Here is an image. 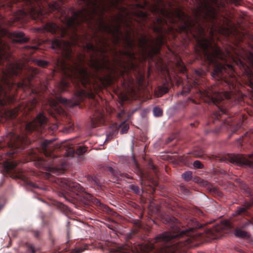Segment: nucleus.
I'll return each mask as SVG.
<instances>
[{
    "instance_id": "obj_13",
    "label": "nucleus",
    "mask_w": 253,
    "mask_h": 253,
    "mask_svg": "<svg viewBox=\"0 0 253 253\" xmlns=\"http://www.w3.org/2000/svg\"><path fill=\"white\" fill-rule=\"evenodd\" d=\"M126 42L127 46L131 49V50L123 51L122 53L123 55L127 56L129 60V70H134L137 67L136 64L134 63V61L136 60V57L135 53L132 51L134 43L130 40L129 36H128V37L126 39Z\"/></svg>"
},
{
    "instance_id": "obj_17",
    "label": "nucleus",
    "mask_w": 253,
    "mask_h": 253,
    "mask_svg": "<svg viewBox=\"0 0 253 253\" xmlns=\"http://www.w3.org/2000/svg\"><path fill=\"white\" fill-rule=\"evenodd\" d=\"M11 37L15 42L26 43L28 42L29 39L25 37L24 33L19 31H14L10 33Z\"/></svg>"
},
{
    "instance_id": "obj_32",
    "label": "nucleus",
    "mask_w": 253,
    "mask_h": 253,
    "mask_svg": "<svg viewBox=\"0 0 253 253\" xmlns=\"http://www.w3.org/2000/svg\"><path fill=\"white\" fill-rule=\"evenodd\" d=\"M130 189L133 192L136 194H139L140 193L139 187L136 185L132 184L130 185Z\"/></svg>"
},
{
    "instance_id": "obj_16",
    "label": "nucleus",
    "mask_w": 253,
    "mask_h": 253,
    "mask_svg": "<svg viewBox=\"0 0 253 253\" xmlns=\"http://www.w3.org/2000/svg\"><path fill=\"white\" fill-rule=\"evenodd\" d=\"M14 96L8 93L4 87L0 84V105L2 107L12 103Z\"/></svg>"
},
{
    "instance_id": "obj_2",
    "label": "nucleus",
    "mask_w": 253,
    "mask_h": 253,
    "mask_svg": "<svg viewBox=\"0 0 253 253\" xmlns=\"http://www.w3.org/2000/svg\"><path fill=\"white\" fill-rule=\"evenodd\" d=\"M94 36L99 38L96 40V45L90 42L84 45L86 51L91 53L88 66L94 74L89 72L84 66L85 54H79L77 61L74 60V53L70 41L57 38L50 40L51 47L57 50V53L65 60L73 63V65H70L65 60L57 61V66L64 76L58 84L59 90L61 92L65 91L72 84L75 88V95L78 99V102L74 105H78L85 98L92 97L96 80L103 85H109L112 82V74L115 70L110 66V61L106 55L109 44L104 37H98L97 34Z\"/></svg>"
},
{
    "instance_id": "obj_28",
    "label": "nucleus",
    "mask_w": 253,
    "mask_h": 253,
    "mask_svg": "<svg viewBox=\"0 0 253 253\" xmlns=\"http://www.w3.org/2000/svg\"><path fill=\"white\" fill-rule=\"evenodd\" d=\"M241 189H242L247 194L248 196H252L253 192L251 190V188L245 183H242L240 185Z\"/></svg>"
},
{
    "instance_id": "obj_46",
    "label": "nucleus",
    "mask_w": 253,
    "mask_h": 253,
    "mask_svg": "<svg viewBox=\"0 0 253 253\" xmlns=\"http://www.w3.org/2000/svg\"><path fill=\"white\" fill-rule=\"evenodd\" d=\"M117 20L118 23L120 22H122L123 21V18L121 17H117Z\"/></svg>"
},
{
    "instance_id": "obj_22",
    "label": "nucleus",
    "mask_w": 253,
    "mask_h": 253,
    "mask_svg": "<svg viewBox=\"0 0 253 253\" xmlns=\"http://www.w3.org/2000/svg\"><path fill=\"white\" fill-rule=\"evenodd\" d=\"M17 163L15 161H6L5 162V167L9 171H13L16 172V170L15 169L17 166Z\"/></svg>"
},
{
    "instance_id": "obj_4",
    "label": "nucleus",
    "mask_w": 253,
    "mask_h": 253,
    "mask_svg": "<svg viewBox=\"0 0 253 253\" xmlns=\"http://www.w3.org/2000/svg\"><path fill=\"white\" fill-rule=\"evenodd\" d=\"M87 148L79 146L76 149L68 144H62L60 147L55 146L53 140H44L41 145V151L45 158L39 159L37 163L40 167L47 171L58 174L66 169V157H73L75 152L82 155L87 151Z\"/></svg>"
},
{
    "instance_id": "obj_34",
    "label": "nucleus",
    "mask_w": 253,
    "mask_h": 253,
    "mask_svg": "<svg viewBox=\"0 0 253 253\" xmlns=\"http://www.w3.org/2000/svg\"><path fill=\"white\" fill-rule=\"evenodd\" d=\"M37 64L38 66L42 67H46V66H47L48 63L45 60H38L37 61Z\"/></svg>"
},
{
    "instance_id": "obj_36",
    "label": "nucleus",
    "mask_w": 253,
    "mask_h": 253,
    "mask_svg": "<svg viewBox=\"0 0 253 253\" xmlns=\"http://www.w3.org/2000/svg\"><path fill=\"white\" fill-rule=\"evenodd\" d=\"M33 235L36 238L39 239L42 235L41 231L39 230H33L32 231Z\"/></svg>"
},
{
    "instance_id": "obj_29",
    "label": "nucleus",
    "mask_w": 253,
    "mask_h": 253,
    "mask_svg": "<svg viewBox=\"0 0 253 253\" xmlns=\"http://www.w3.org/2000/svg\"><path fill=\"white\" fill-rule=\"evenodd\" d=\"M153 113L154 115L156 117H161L163 115V110L158 107L154 108Z\"/></svg>"
},
{
    "instance_id": "obj_48",
    "label": "nucleus",
    "mask_w": 253,
    "mask_h": 253,
    "mask_svg": "<svg viewBox=\"0 0 253 253\" xmlns=\"http://www.w3.org/2000/svg\"><path fill=\"white\" fill-rule=\"evenodd\" d=\"M31 185L34 187H35V184L32 182L31 183Z\"/></svg>"
},
{
    "instance_id": "obj_31",
    "label": "nucleus",
    "mask_w": 253,
    "mask_h": 253,
    "mask_svg": "<svg viewBox=\"0 0 253 253\" xmlns=\"http://www.w3.org/2000/svg\"><path fill=\"white\" fill-rule=\"evenodd\" d=\"M26 253H35L36 252V250L35 247L29 244H27L26 245Z\"/></svg>"
},
{
    "instance_id": "obj_26",
    "label": "nucleus",
    "mask_w": 253,
    "mask_h": 253,
    "mask_svg": "<svg viewBox=\"0 0 253 253\" xmlns=\"http://www.w3.org/2000/svg\"><path fill=\"white\" fill-rule=\"evenodd\" d=\"M182 178L186 181H189L193 179V173L191 171L184 172L181 175Z\"/></svg>"
},
{
    "instance_id": "obj_21",
    "label": "nucleus",
    "mask_w": 253,
    "mask_h": 253,
    "mask_svg": "<svg viewBox=\"0 0 253 253\" xmlns=\"http://www.w3.org/2000/svg\"><path fill=\"white\" fill-rule=\"evenodd\" d=\"M33 76L31 77H27L26 79H22L21 82L18 83L17 86L19 88L25 89L29 88L31 86V81Z\"/></svg>"
},
{
    "instance_id": "obj_20",
    "label": "nucleus",
    "mask_w": 253,
    "mask_h": 253,
    "mask_svg": "<svg viewBox=\"0 0 253 253\" xmlns=\"http://www.w3.org/2000/svg\"><path fill=\"white\" fill-rule=\"evenodd\" d=\"M4 46L5 45L0 41V64H2L4 60H8L10 56V54L5 50Z\"/></svg>"
},
{
    "instance_id": "obj_45",
    "label": "nucleus",
    "mask_w": 253,
    "mask_h": 253,
    "mask_svg": "<svg viewBox=\"0 0 253 253\" xmlns=\"http://www.w3.org/2000/svg\"><path fill=\"white\" fill-rule=\"evenodd\" d=\"M37 101L36 100H34V102L32 103V107L30 108V109H33L36 105Z\"/></svg>"
},
{
    "instance_id": "obj_3",
    "label": "nucleus",
    "mask_w": 253,
    "mask_h": 253,
    "mask_svg": "<svg viewBox=\"0 0 253 253\" xmlns=\"http://www.w3.org/2000/svg\"><path fill=\"white\" fill-rule=\"evenodd\" d=\"M253 205V200L245 202L244 207L237 208L232 219L221 221L212 228H206L202 233L196 229L204 228L205 225L195 218L187 220V228H181V223L175 217L167 215L163 220L170 231L159 234L147 243L138 244V253H182L187 249L197 246L198 241L206 237L217 239L232 229H234L236 236L246 238L248 233L242 229H246L252 223L243 216L248 214L247 210Z\"/></svg>"
},
{
    "instance_id": "obj_47",
    "label": "nucleus",
    "mask_w": 253,
    "mask_h": 253,
    "mask_svg": "<svg viewBox=\"0 0 253 253\" xmlns=\"http://www.w3.org/2000/svg\"><path fill=\"white\" fill-rule=\"evenodd\" d=\"M16 176L19 178H21L22 175L20 174H18Z\"/></svg>"
},
{
    "instance_id": "obj_33",
    "label": "nucleus",
    "mask_w": 253,
    "mask_h": 253,
    "mask_svg": "<svg viewBox=\"0 0 253 253\" xmlns=\"http://www.w3.org/2000/svg\"><path fill=\"white\" fill-rule=\"evenodd\" d=\"M169 87L167 86H166L165 85L161 86L159 88V90L160 91V93H161V96L167 93L169 91Z\"/></svg>"
},
{
    "instance_id": "obj_41",
    "label": "nucleus",
    "mask_w": 253,
    "mask_h": 253,
    "mask_svg": "<svg viewBox=\"0 0 253 253\" xmlns=\"http://www.w3.org/2000/svg\"><path fill=\"white\" fill-rule=\"evenodd\" d=\"M202 153H203V152H200V153H199V152H198L197 151H195L194 152L193 155H194L196 157H199V158H200V157H201L203 156V155H202Z\"/></svg>"
},
{
    "instance_id": "obj_42",
    "label": "nucleus",
    "mask_w": 253,
    "mask_h": 253,
    "mask_svg": "<svg viewBox=\"0 0 253 253\" xmlns=\"http://www.w3.org/2000/svg\"><path fill=\"white\" fill-rule=\"evenodd\" d=\"M109 171H110L113 175H116V171L112 167H109L108 169Z\"/></svg>"
},
{
    "instance_id": "obj_27",
    "label": "nucleus",
    "mask_w": 253,
    "mask_h": 253,
    "mask_svg": "<svg viewBox=\"0 0 253 253\" xmlns=\"http://www.w3.org/2000/svg\"><path fill=\"white\" fill-rule=\"evenodd\" d=\"M121 128L120 133L122 134L126 133L129 129V125L126 121L122 122L120 125Z\"/></svg>"
},
{
    "instance_id": "obj_23",
    "label": "nucleus",
    "mask_w": 253,
    "mask_h": 253,
    "mask_svg": "<svg viewBox=\"0 0 253 253\" xmlns=\"http://www.w3.org/2000/svg\"><path fill=\"white\" fill-rule=\"evenodd\" d=\"M17 115V111L16 109L6 110L4 112V115L6 120L14 119L16 117Z\"/></svg>"
},
{
    "instance_id": "obj_12",
    "label": "nucleus",
    "mask_w": 253,
    "mask_h": 253,
    "mask_svg": "<svg viewBox=\"0 0 253 253\" xmlns=\"http://www.w3.org/2000/svg\"><path fill=\"white\" fill-rule=\"evenodd\" d=\"M226 159L230 163L239 166H247L253 168V154L248 155V157L242 154H228Z\"/></svg>"
},
{
    "instance_id": "obj_14",
    "label": "nucleus",
    "mask_w": 253,
    "mask_h": 253,
    "mask_svg": "<svg viewBox=\"0 0 253 253\" xmlns=\"http://www.w3.org/2000/svg\"><path fill=\"white\" fill-rule=\"evenodd\" d=\"M24 138L13 132H9L6 138V144L9 148L17 149L24 142Z\"/></svg>"
},
{
    "instance_id": "obj_25",
    "label": "nucleus",
    "mask_w": 253,
    "mask_h": 253,
    "mask_svg": "<svg viewBox=\"0 0 253 253\" xmlns=\"http://www.w3.org/2000/svg\"><path fill=\"white\" fill-rule=\"evenodd\" d=\"M88 245L84 244L81 247H77L75 249L72 250L70 253H82L84 250L88 249Z\"/></svg>"
},
{
    "instance_id": "obj_1",
    "label": "nucleus",
    "mask_w": 253,
    "mask_h": 253,
    "mask_svg": "<svg viewBox=\"0 0 253 253\" xmlns=\"http://www.w3.org/2000/svg\"><path fill=\"white\" fill-rule=\"evenodd\" d=\"M198 7L195 10V20L192 19L180 8L174 10L168 9L163 0H159L152 8V12L157 16L153 31L159 35L157 45L148 43V39L144 36L139 40L138 46L144 55L152 58L153 54H159L161 46L165 43L164 34L166 30L164 26L168 22L178 25L177 31L187 37L191 36L196 41V51L200 58L213 68L212 76L220 82L223 86L230 89H234L238 83L236 76L235 65L242 71V74L250 80L253 79V53L241 48L235 55L228 52L232 62L228 63L226 55L214 42L206 38L205 29L200 23V19L214 24L217 12L213 5H217V0H195Z\"/></svg>"
},
{
    "instance_id": "obj_39",
    "label": "nucleus",
    "mask_w": 253,
    "mask_h": 253,
    "mask_svg": "<svg viewBox=\"0 0 253 253\" xmlns=\"http://www.w3.org/2000/svg\"><path fill=\"white\" fill-rule=\"evenodd\" d=\"M70 232H69V230L68 229L67 230V239H68V241L67 242H66V244H67V247L65 249H64V250H65V251L67 252L68 251V248H69V240H70Z\"/></svg>"
},
{
    "instance_id": "obj_19",
    "label": "nucleus",
    "mask_w": 253,
    "mask_h": 253,
    "mask_svg": "<svg viewBox=\"0 0 253 253\" xmlns=\"http://www.w3.org/2000/svg\"><path fill=\"white\" fill-rule=\"evenodd\" d=\"M120 74L123 79V84L124 85H129V84H131L133 83V79L132 77H130L129 75V71L126 69L120 71Z\"/></svg>"
},
{
    "instance_id": "obj_30",
    "label": "nucleus",
    "mask_w": 253,
    "mask_h": 253,
    "mask_svg": "<svg viewBox=\"0 0 253 253\" xmlns=\"http://www.w3.org/2000/svg\"><path fill=\"white\" fill-rule=\"evenodd\" d=\"M58 207L60 209V210L65 214L68 213L70 211L69 208L67 206L63 204L62 203H59L58 204Z\"/></svg>"
},
{
    "instance_id": "obj_38",
    "label": "nucleus",
    "mask_w": 253,
    "mask_h": 253,
    "mask_svg": "<svg viewBox=\"0 0 253 253\" xmlns=\"http://www.w3.org/2000/svg\"><path fill=\"white\" fill-rule=\"evenodd\" d=\"M193 166L197 169H203L204 165L199 161H195L193 163Z\"/></svg>"
},
{
    "instance_id": "obj_7",
    "label": "nucleus",
    "mask_w": 253,
    "mask_h": 253,
    "mask_svg": "<svg viewBox=\"0 0 253 253\" xmlns=\"http://www.w3.org/2000/svg\"><path fill=\"white\" fill-rule=\"evenodd\" d=\"M42 0H12L14 3L18 1H23L26 5V7L23 9L22 12L24 16H29L35 20H42L43 17H45L48 12H52L54 11H59L60 6L56 2L48 3L47 9L42 4Z\"/></svg>"
},
{
    "instance_id": "obj_37",
    "label": "nucleus",
    "mask_w": 253,
    "mask_h": 253,
    "mask_svg": "<svg viewBox=\"0 0 253 253\" xmlns=\"http://www.w3.org/2000/svg\"><path fill=\"white\" fill-rule=\"evenodd\" d=\"M179 189L181 192L185 194H188L189 193V190L184 185H180Z\"/></svg>"
},
{
    "instance_id": "obj_6",
    "label": "nucleus",
    "mask_w": 253,
    "mask_h": 253,
    "mask_svg": "<svg viewBox=\"0 0 253 253\" xmlns=\"http://www.w3.org/2000/svg\"><path fill=\"white\" fill-rule=\"evenodd\" d=\"M79 5L82 8L75 10H73L72 16L65 18L66 27H60L52 22L46 23L43 25L45 31L49 32L57 38H63L69 36V30L75 31L77 26L80 21H85L86 19V12L90 5H96V1L92 0H78Z\"/></svg>"
},
{
    "instance_id": "obj_35",
    "label": "nucleus",
    "mask_w": 253,
    "mask_h": 253,
    "mask_svg": "<svg viewBox=\"0 0 253 253\" xmlns=\"http://www.w3.org/2000/svg\"><path fill=\"white\" fill-rule=\"evenodd\" d=\"M25 48L28 51H30L27 54H33L34 51L37 49L36 46H26Z\"/></svg>"
},
{
    "instance_id": "obj_43",
    "label": "nucleus",
    "mask_w": 253,
    "mask_h": 253,
    "mask_svg": "<svg viewBox=\"0 0 253 253\" xmlns=\"http://www.w3.org/2000/svg\"><path fill=\"white\" fill-rule=\"evenodd\" d=\"M235 250L240 253H245L244 251L239 247H236Z\"/></svg>"
},
{
    "instance_id": "obj_50",
    "label": "nucleus",
    "mask_w": 253,
    "mask_h": 253,
    "mask_svg": "<svg viewBox=\"0 0 253 253\" xmlns=\"http://www.w3.org/2000/svg\"><path fill=\"white\" fill-rule=\"evenodd\" d=\"M123 113H121L119 114V117H121V115H122V114Z\"/></svg>"
},
{
    "instance_id": "obj_18",
    "label": "nucleus",
    "mask_w": 253,
    "mask_h": 253,
    "mask_svg": "<svg viewBox=\"0 0 253 253\" xmlns=\"http://www.w3.org/2000/svg\"><path fill=\"white\" fill-rule=\"evenodd\" d=\"M253 142V133L247 132L242 138L237 141V145L242 146L244 144H252Z\"/></svg>"
},
{
    "instance_id": "obj_11",
    "label": "nucleus",
    "mask_w": 253,
    "mask_h": 253,
    "mask_svg": "<svg viewBox=\"0 0 253 253\" xmlns=\"http://www.w3.org/2000/svg\"><path fill=\"white\" fill-rule=\"evenodd\" d=\"M99 30L104 34H109L113 37V42L118 44L121 40L120 35L122 34L121 28L119 23L114 26L106 24L101 20L99 26Z\"/></svg>"
},
{
    "instance_id": "obj_15",
    "label": "nucleus",
    "mask_w": 253,
    "mask_h": 253,
    "mask_svg": "<svg viewBox=\"0 0 253 253\" xmlns=\"http://www.w3.org/2000/svg\"><path fill=\"white\" fill-rule=\"evenodd\" d=\"M105 124L104 112L100 109H96L93 117L91 118L90 126L95 128Z\"/></svg>"
},
{
    "instance_id": "obj_51",
    "label": "nucleus",
    "mask_w": 253,
    "mask_h": 253,
    "mask_svg": "<svg viewBox=\"0 0 253 253\" xmlns=\"http://www.w3.org/2000/svg\"><path fill=\"white\" fill-rule=\"evenodd\" d=\"M169 6H172V4H171V3H169Z\"/></svg>"
},
{
    "instance_id": "obj_5",
    "label": "nucleus",
    "mask_w": 253,
    "mask_h": 253,
    "mask_svg": "<svg viewBox=\"0 0 253 253\" xmlns=\"http://www.w3.org/2000/svg\"><path fill=\"white\" fill-rule=\"evenodd\" d=\"M192 89H194L193 93L196 92V97L202 98L205 101L212 102L215 104L218 109L212 115V118L215 120H218L223 115L228 114V108L233 105L230 103L236 102V98L232 91L218 92L213 90L212 88L207 87L205 89L202 88L197 80L188 81L187 86L185 85L181 92L182 95H186Z\"/></svg>"
},
{
    "instance_id": "obj_24",
    "label": "nucleus",
    "mask_w": 253,
    "mask_h": 253,
    "mask_svg": "<svg viewBox=\"0 0 253 253\" xmlns=\"http://www.w3.org/2000/svg\"><path fill=\"white\" fill-rule=\"evenodd\" d=\"M87 179L92 185L96 186L97 187L101 186V183L97 176H89Z\"/></svg>"
},
{
    "instance_id": "obj_8",
    "label": "nucleus",
    "mask_w": 253,
    "mask_h": 253,
    "mask_svg": "<svg viewBox=\"0 0 253 253\" xmlns=\"http://www.w3.org/2000/svg\"><path fill=\"white\" fill-rule=\"evenodd\" d=\"M61 182L67 188L77 192L78 200L85 205H93L97 207H102L103 205L100 201L92 195L85 191L84 188L80 184L66 178H62Z\"/></svg>"
},
{
    "instance_id": "obj_49",
    "label": "nucleus",
    "mask_w": 253,
    "mask_h": 253,
    "mask_svg": "<svg viewBox=\"0 0 253 253\" xmlns=\"http://www.w3.org/2000/svg\"><path fill=\"white\" fill-rule=\"evenodd\" d=\"M14 152L9 153L10 156H12L14 154Z\"/></svg>"
},
{
    "instance_id": "obj_9",
    "label": "nucleus",
    "mask_w": 253,
    "mask_h": 253,
    "mask_svg": "<svg viewBox=\"0 0 253 253\" xmlns=\"http://www.w3.org/2000/svg\"><path fill=\"white\" fill-rule=\"evenodd\" d=\"M22 72V67L17 62H8L6 65L5 71H3L4 74V84L9 89L12 86V84L8 80H12L15 77L19 76Z\"/></svg>"
},
{
    "instance_id": "obj_10",
    "label": "nucleus",
    "mask_w": 253,
    "mask_h": 253,
    "mask_svg": "<svg viewBox=\"0 0 253 253\" xmlns=\"http://www.w3.org/2000/svg\"><path fill=\"white\" fill-rule=\"evenodd\" d=\"M47 122V118L43 112H40L36 118L30 122H27L25 125V130L27 133L33 131H42Z\"/></svg>"
},
{
    "instance_id": "obj_40",
    "label": "nucleus",
    "mask_w": 253,
    "mask_h": 253,
    "mask_svg": "<svg viewBox=\"0 0 253 253\" xmlns=\"http://www.w3.org/2000/svg\"><path fill=\"white\" fill-rule=\"evenodd\" d=\"M59 101L64 105H67L69 102L68 99L64 98H60Z\"/></svg>"
},
{
    "instance_id": "obj_44",
    "label": "nucleus",
    "mask_w": 253,
    "mask_h": 253,
    "mask_svg": "<svg viewBox=\"0 0 253 253\" xmlns=\"http://www.w3.org/2000/svg\"><path fill=\"white\" fill-rule=\"evenodd\" d=\"M4 206V204L3 202V200L0 199V211L3 208Z\"/></svg>"
}]
</instances>
